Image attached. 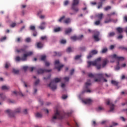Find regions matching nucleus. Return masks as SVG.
<instances>
[{"label": "nucleus", "instance_id": "6ab92c4d", "mask_svg": "<svg viewBox=\"0 0 127 127\" xmlns=\"http://www.w3.org/2000/svg\"><path fill=\"white\" fill-rule=\"evenodd\" d=\"M82 102H83L84 104H91V103H92V100L88 99L85 100H82Z\"/></svg>", "mask_w": 127, "mask_h": 127}, {"label": "nucleus", "instance_id": "9d476101", "mask_svg": "<svg viewBox=\"0 0 127 127\" xmlns=\"http://www.w3.org/2000/svg\"><path fill=\"white\" fill-rule=\"evenodd\" d=\"M107 105H110V110L109 111V112H113L114 110H115V105L110 103V100H107L106 101Z\"/></svg>", "mask_w": 127, "mask_h": 127}, {"label": "nucleus", "instance_id": "58836bf2", "mask_svg": "<svg viewBox=\"0 0 127 127\" xmlns=\"http://www.w3.org/2000/svg\"><path fill=\"white\" fill-rule=\"evenodd\" d=\"M119 49H121L122 50H126V51L127 52V47L121 46V47H119Z\"/></svg>", "mask_w": 127, "mask_h": 127}, {"label": "nucleus", "instance_id": "ddd939ff", "mask_svg": "<svg viewBox=\"0 0 127 127\" xmlns=\"http://www.w3.org/2000/svg\"><path fill=\"white\" fill-rule=\"evenodd\" d=\"M117 20H115L114 19L109 18V19L107 18L105 19L104 22L105 23H109V22H117Z\"/></svg>", "mask_w": 127, "mask_h": 127}, {"label": "nucleus", "instance_id": "5fc2aeb1", "mask_svg": "<svg viewBox=\"0 0 127 127\" xmlns=\"http://www.w3.org/2000/svg\"><path fill=\"white\" fill-rule=\"evenodd\" d=\"M82 56L81 55H77L76 56H75V60H78V59H79V58H81Z\"/></svg>", "mask_w": 127, "mask_h": 127}, {"label": "nucleus", "instance_id": "b1692460", "mask_svg": "<svg viewBox=\"0 0 127 127\" xmlns=\"http://www.w3.org/2000/svg\"><path fill=\"white\" fill-rule=\"evenodd\" d=\"M103 13H100V14H98L96 15V17H97V18H98V19L99 20H102V19H103Z\"/></svg>", "mask_w": 127, "mask_h": 127}, {"label": "nucleus", "instance_id": "3c124183", "mask_svg": "<svg viewBox=\"0 0 127 127\" xmlns=\"http://www.w3.org/2000/svg\"><path fill=\"white\" fill-rule=\"evenodd\" d=\"M25 41H26V42L29 43V42H30V41H31V39L30 38H27L25 39Z\"/></svg>", "mask_w": 127, "mask_h": 127}, {"label": "nucleus", "instance_id": "c756f323", "mask_svg": "<svg viewBox=\"0 0 127 127\" xmlns=\"http://www.w3.org/2000/svg\"><path fill=\"white\" fill-rule=\"evenodd\" d=\"M54 56H61V55H62V53L61 52H55L54 53Z\"/></svg>", "mask_w": 127, "mask_h": 127}, {"label": "nucleus", "instance_id": "dca6fc26", "mask_svg": "<svg viewBox=\"0 0 127 127\" xmlns=\"http://www.w3.org/2000/svg\"><path fill=\"white\" fill-rule=\"evenodd\" d=\"M37 48L41 49L43 47V44L41 42L37 43Z\"/></svg>", "mask_w": 127, "mask_h": 127}, {"label": "nucleus", "instance_id": "09e8293b", "mask_svg": "<svg viewBox=\"0 0 127 127\" xmlns=\"http://www.w3.org/2000/svg\"><path fill=\"white\" fill-rule=\"evenodd\" d=\"M108 51V49L107 48H104L102 50L101 53H106Z\"/></svg>", "mask_w": 127, "mask_h": 127}, {"label": "nucleus", "instance_id": "5701e85b", "mask_svg": "<svg viewBox=\"0 0 127 127\" xmlns=\"http://www.w3.org/2000/svg\"><path fill=\"white\" fill-rule=\"evenodd\" d=\"M13 94H14V95H16V96H22V97H23V94L21 92H16V91H13Z\"/></svg>", "mask_w": 127, "mask_h": 127}, {"label": "nucleus", "instance_id": "ea45409f", "mask_svg": "<svg viewBox=\"0 0 127 127\" xmlns=\"http://www.w3.org/2000/svg\"><path fill=\"white\" fill-rule=\"evenodd\" d=\"M9 66H10V64H9V63L6 62L5 64V68L6 69H7V68H8V67H9Z\"/></svg>", "mask_w": 127, "mask_h": 127}, {"label": "nucleus", "instance_id": "393cba45", "mask_svg": "<svg viewBox=\"0 0 127 127\" xmlns=\"http://www.w3.org/2000/svg\"><path fill=\"white\" fill-rule=\"evenodd\" d=\"M15 61H16L17 62H19V61H20L21 60L22 61H23L22 60V57L21 58L19 56H17L16 57L15 59Z\"/></svg>", "mask_w": 127, "mask_h": 127}, {"label": "nucleus", "instance_id": "680f3d73", "mask_svg": "<svg viewBox=\"0 0 127 127\" xmlns=\"http://www.w3.org/2000/svg\"><path fill=\"white\" fill-rule=\"evenodd\" d=\"M41 40H44L45 39H47V37L46 36H42L41 37Z\"/></svg>", "mask_w": 127, "mask_h": 127}, {"label": "nucleus", "instance_id": "13d9d810", "mask_svg": "<svg viewBox=\"0 0 127 127\" xmlns=\"http://www.w3.org/2000/svg\"><path fill=\"white\" fill-rule=\"evenodd\" d=\"M124 36H123V35H120L119 36H118L117 37V39H122V38H123Z\"/></svg>", "mask_w": 127, "mask_h": 127}, {"label": "nucleus", "instance_id": "6e6552de", "mask_svg": "<svg viewBox=\"0 0 127 127\" xmlns=\"http://www.w3.org/2000/svg\"><path fill=\"white\" fill-rule=\"evenodd\" d=\"M96 54H98V51L96 50H93L91 51L89 54V55L87 56V59H91L93 57V55H96Z\"/></svg>", "mask_w": 127, "mask_h": 127}, {"label": "nucleus", "instance_id": "49530a36", "mask_svg": "<svg viewBox=\"0 0 127 127\" xmlns=\"http://www.w3.org/2000/svg\"><path fill=\"white\" fill-rule=\"evenodd\" d=\"M39 82H40V81L39 80V79H37L34 83V85L35 86H37V85H38V84H39Z\"/></svg>", "mask_w": 127, "mask_h": 127}, {"label": "nucleus", "instance_id": "338daca9", "mask_svg": "<svg viewBox=\"0 0 127 127\" xmlns=\"http://www.w3.org/2000/svg\"><path fill=\"white\" fill-rule=\"evenodd\" d=\"M16 25V23H12L11 25L10 26L11 27H14Z\"/></svg>", "mask_w": 127, "mask_h": 127}, {"label": "nucleus", "instance_id": "423d86ee", "mask_svg": "<svg viewBox=\"0 0 127 127\" xmlns=\"http://www.w3.org/2000/svg\"><path fill=\"white\" fill-rule=\"evenodd\" d=\"M97 76L99 77L100 79H103L104 78L103 73H97L95 74H93L92 73H89L88 77L90 78H95V77Z\"/></svg>", "mask_w": 127, "mask_h": 127}, {"label": "nucleus", "instance_id": "e2e57ef3", "mask_svg": "<svg viewBox=\"0 0 127 127\" xmlns=\"http://www.w3.org/2000/svg\"><path fill=\"white\" fill-rule=\"evenodd\" d=\"M61 43L62 44H65V43H66V40H62L61 41Z\"/></svg>", "mask_w": 127, "mask_h": 127}, {"label": "nucleus", "instance_id": "8fccbe9b", "mask_svg": "<svg viewBox=\"0 0 127 127\" xmlns=\"http://www.w3.org/2000/svg\"><path fill=\"white\" fill-rule=\"evenodd\" d=\"M112 8V7H111V6H108L106 7L105 8H104L105 10H109V9H111Z\"/></svg>", "mask_w": 127, "mask_h": 127}, {"label": "nucleus", "instance_id": "69168bd1", "mask_svg": "<svg viewBox=\"0 0 127 127\" xmlns=\"http://www.w3.org/2000/svg\"><path fill=\"white\" fill-rule=\"evenodd\" d=\"M45 65L48 67V66H50V63L48 62H45Z\"/></svg>", "mask_w": 127, "mask_h": 127}, {"label": "nucleus", "instance_id": "f03ea898", "mask_svg": "<svg viewBox=\"0 0 127 127\" xmlns=\"http://www.w3.org/2000/svg\"><path fill=\"white\" fill-rule=\"evenodd\" d=\"M60 81H61V78H55L50 83V84H49V87L51 88V89L53 91H54V90H56V89H57V84H56V83H59Z\"/></svg>", "mask_w": 127, "mask_h": 127}, {"label": "nucleus", "instance_id": "de8ad7c7", "mask_svg": "<svg viewBox=\"0 0 127 127\" xmlns=\"http://www.w3.org/2000/svg\"><path fill=\"white\" fill-rule=\"evenodd\" d=\"M60 64V62L59 61V60L55 61V66H56V65H59Z\"/></svg>", "mask_w": 127, "mask_h": 127}, {"label": "nucleus", "instance_id": "f8f14e48", "mask_svg": "<svg viewBox=\"0 0 127 127\" xmlns=\"http://www.w3.org/2000/svg\"><path fill=\"white\" fill-rule=\"evenodd\" d=\"M99 35H100V32L97 31L95 33V35L93 36V38L95 40V41H100V38H99Z\"/></svg>", "mask_w": 127, "mask_h": 127}, {"label": "nucleus", "instance_id": "f3484780", "mask_svg": "<svg viewBox=\"0 0 127 127\" xmlns=\"http://www.w3.org/2000/svg\"><path fill=\"white\" fill-rule=\"evenodd\" d=\"M119 82L117 81L112 80H111V84L112 85H114V86H116L117 87H118Z\"/></svg>", "mask_w": 127, "mask_h": 127}, {"label": "nucleus", "instance_id": "7ed1b4c3", "mask_svg": "<svg viewBox=\"0 0 127 127\" xmlns=\"http://www.w3.org/2000/svg\"><path fill=\"white\" fill-rule=\"evenodd\" d=\"M64 116H65V113H61V112H59L58 110H57L55 115L53 117V120H56V119L62 120V119L64 118Z\"/></svg>", "mask_w": 127, "mask_h": 127}, {"label": "nucleus", "instance_id": "9b49d317", "mask_svg": "<svg viewBox=\"0 0 127 127\" xmlns=\"http://www.w3.org/2000/svg\"><path fill=\"white\" fill-rule=\"evenodd\" d=\"M32 54H33V53L32 52H29L27 53L26 54H24L23 55V56L22 57V60L23 61H26V58H27V57L31 56V55H32Z\"/></svg>", "mask_w": 127, "mask_h": 127}, {"label": "nucleus", "instance_id": "f257e3e1", "mask_svg": "<svg viewBox=\"0 0 127 127\" xmlns=\"http://www.w3.org/2000/svg\"><path fill=\"white\" fill-rule=\"evenodd\" d=\"M101 58H98L96 60H95L94 61L87 62L88 68H90V67H91V66H92H92H96L97 69H98V70H100V69L101 68Z\"/></svg>", "mask_w": 127, "mask_h": 127}, {"label": "nucleus", "instance_id": "a211bd4d", "mask_svg": "<svg viewBox=\"0 0 127 127\" xmlns=\"http://www.w3.org/2000/svg\"><path fill=\"white\" fill-rule=\"evenodd\" d=\"M64 22L65 24H69L71 22V19L70 18H67L64 21Z\"/></svg>", "mask_w": 127, "mask_h": 127}, {"label": "nucleus", "instance_id": "39448f33", "mask_svg": "<svg viewBox=\"0 0 127 127\" xmlns=\"http://www.w3.org/2000/svg\"><path fill=\"white\" fill-rule=\"evenodd\" d=\"M79 0H73L72 3L71 4V9L75 12H78V11H79V8L77 7V5L79 4Z\"/></svg>", "mask_w": 127, "mask_h": 127}, {"label": "nucleus", "instance_id": "bb28decb", "mask_svg": "<svg viewBox=\"0 0 127 127\" xmlns=\"http://www.w3.org/2000/svg\"><path fill=\"white\" fill-rule=\"evenodd\" d=\"M116 30L117 31H118L119 33H122L123 31V28H121V27L117 28Z\"/></svg>", "mask_w": 127, "mask_h": 127}, {"label": "nucleus", "instance_id": "37998d69", "mask_svg": "<svg viewBox=\"0 0 127 127\" xmlns=\"http://www.w3.org/2000/svg\"><path fill=\"white\" fill-rule=\"evenodd\" d=\"M104 108H103L102 107L99 106L96 109V111L97 112H100V111H102V110H103Z\"/></svg>", "mask_w": 127, "mask_h": 127}, {"label": "nucleus", "instance_id": "864d4df0", "mask_svg": "<svg viewBox=\"0 0 127 127\" xmlns=\"http://www.w3.org/2000/svg\"><path fill=\"white\" fill-rule=\"evenodd\" d=\"M30 30H35V26L32 25L30 26Z\"/></svg>", "mask_w": 127, "mask_h": 127}, {"label": "nucleus", "instance_id": "0eeeda50", "mask_svg": "<svg viewBox=\"0 0 127 127\" xmlns=\"http://www.w3.org/2000/svg\"><path fill=\"white\" fill-rule=\"evenodd\" d=\"M113 58H115L118 60V65H120V62L119 61H124L125 60V58L123 57H119L116 54H114L112 56Z\"/></svg>", "mask_w": 127, "mask_h": 127}, {"label": "nucleus", "instance_id": "2f4dec72", "mask_svg": "<svg viewBox=\"0 0 127 127\" xmlns=\"http://www.w3.org/2000/svg\"><path fill=\"white\" fill-rule=\"evenodd\" d=\"M71 40H73V41H76V40H78V38L76 36H73L70 37Z\"/></svg>", "mask_w": 127, "mask_h": 127}, {"label": "nucleus", "instance_id": "0e129e2a", "mask_svg": "<svg viewBox=\"0 0 127 127\" xmlns=\"http://www.w3.org/2000/svg\"><path fill=\"white\" fill-rule=\"evenodd\" d=\"M67 98H68V96L67 95H64L62 96V99L63 100H65V99H67Z\"/></svg>", "mask_w": 127, "mask_h": 127}, {"label": "nucleus", "instance_id": "1a4fd4ad", "mask_svg": "<svg viewBox=\"0 0 127 127\" xmlns=\"http://www.w3.org/2000/svg\"><path fill=\"white\" fill-rule=\"evenodd\" d=\"M52 70L51 69H43L42 68H40L37 70V73L38 74H43L44 72L46 73H49V72H51Z\"/></svg>", "mask_w": 127, "mask_h": 127}, {"label": "nucleus", "instance_id": "7c9ffc66", "mask_svg": "<svg viewBox=\"0 0 127 127\" xmlns=\"http://www.w3.org/2000/svg\"><path fill=\"white\" fill-rule=\"evenodd\" d=\"M66 51L67 52V53H70L71 52H73V50L70 47H68L66 49Z\"/></svg>", "mask_w": 127, "mask_h": 127}, {"label": "nucleus", "instance_id": "412c9836", "mask_svg": "<svg viewBox=\"0 0 127 127\" xmlns=\"http://www.w3.org/2000/svg\"><path fill=\"white\" fill-rule=\"evenodd\" d=\"M108 63H109V61L107 59H104L103 62L102 67H105V66H106Z\"/></svg>", "mask_w": 127, "mask_h": 127}, {"label": "nucleus", "instance_id": "473e14b6", "mask_svg": "<svg viewBox=\"0 0 127 127\" xmlns=\"http://www.w3.org/2000/svg\"><path fill=\"white\" fill-rule=\"evenodd\" d=\"M89 82H86V83H85V88H86V89H88V86H90L91 85V80H89Z\"/></svg>", "mask_w": 127, "mask_h": 127}, {"label": "nucleus", "instance_id": "4d7b16f0", "mask_svg": "<svg viewBox=\"0 0 127 127\" xmlns=\"http://www.w3.org/2000/svg\"><path fill=\"white\" fill-rule=\"evenodd\" d=\"M64 81H65V82H68L69 81V77H65L64 78Z\"/></svg>", "mask_w": 127, "mask_h": 127}, {"label": "nucleus", "instance_id": "c03bdc74", "mask_svg": "<svg viewBox=\"0 0 127 127\" xmlns=\"http://www.w3.org/2000/svg\"><path fill=\"white\" fill-rule=\"evenodd\" d=\"M5 39H6V37L4 36V37H2L0 39V41L1 42H2V41H4V40H5Z\"/></svg>", "mask_w": 127, "mask_h": 127}, {"label": "nucleus", "instance_id": "6e6d98bb", "mask_svg": "<svg viewBox=\"0 0 127 127\" xmlns=\"http://www.w3.org/2000/svg\"><path fill=\"white\" fill-rule=\"evenodd\" d=\"M29 70H30V71H31V72H32V71H33V70H34V69H35V67H29Z\"/></svg>", "mask_w": 127, "mask_h": 127}, {"label": "nucleus", "instance_id": "603ef678", "mask_svg": "<svg viewBox=\"0 0 127 127\" xmlns=\"http://www.w3.org/2000/svg\"><path fill=\"white\" fill-rule=\"evenodd\" d=\"M23 69L24 71H26V70H27V69H29V67L27 66H23Z\"/></svg>", "mask_w": 127, "mask_h": 127}, {"label": "nucleus", "instance_id": "052dcab7", "mask_svg": "<svg viewBox=\"0 0 127 127\" xmlns=\"http://www.w3.org/2000/svg\"><path fill=\"white\" fill-rule=\"evenodd\" d=\"M74 72H75V69H72L70 70V75H72L74 74Z\"/></svg>", "mask_w": 127, "mask_h": 127}, {"label": "nucleus", "instance_id": "4be33fe9", "mask_svg": "<svg viewBox=\"0 0 127 127\" xmlns=\"http://www.w3.org/2000/svg\"><path fill=\"white\" fill-rule=\"evenodd\" d=\"M116 35V33L114 32H111L108 33V35L107 36L108 37H114Z\"/></svg>", "mask_w": 127, "mask_h": 127}, {"label": "nucleus", "instance_id": "e433bc0d", "mask_svg": "<svg viewBox=\"0 0 127 127\" xmlns=\"http://www.w3.org/2000/svg\"><path fill=\"white\" fill-rule=\"evenodd\" d=\"M84 38V35H81L77 37V40H82Z\"/></svg>", "mask_w": 127, "mask_h": 127}, {"label": "nucleus", "instance_id": "79ce46f5", "mask_svg": "<svg viewBox=\"0 0 127 127\" xmlns=\"http://www.w3.org/2000/svg\"><path fill=\"white\" fill-rule=\"evenodd\" d=\"M101 23V20H98L95 22V25H99Z\"/></svg>", "mask_w": 127, "mask_h": 127}, {"label": "nucleus", "instance_id": "c85d7f7f", "mask_svg": "<svg viewBox=\"0 0 127 127\" xmlns=\"http://www.w3.org/2000/svg\"><path fill=\"white\" fill-rule=\"evenodd\" d=\"M0 97L3 101H4V100L6 99V97H5V95H4L3 94H0Z\"/></svg>", "mask_w": 127, "mask_h": 127}, {"label": "nucleus", "instance_id": "4468645a", "mask_svg": "<svg viewBox=\"0 0 127 127\" xmlns=\"http://www.w3.org/2000/svg\"><path fill=\"white\" fill-rule=\"evenodd\" d=\"M46 25V22L45 21L42 22L40 24V25L39 26V28L43 30V29H45V26Z\"/></svg>", "mask_w": 127, "mask_h": 127}, {"label": "nucleus", "instance_id": "72a5a7b5", "mask_svg": "<svg viewBox=\"0 0 127 127\" xmlns=\"http://www.w3.org/2000/svg\"><path fill=\"white\" fill-rule=\"evenodd\" d=\"M65 19V16H62L59 19V22H62V21H63V20H64V19Z\"/></svg>", "mask_w": 127, "mask_h": 127}, {"label": "nucleus", "instance_id": "a19ab883", "mask_svg": "<svg viewBox=\"0 0 127 127\" xmlns=\"http://www.w3.org/2000/svg\"><path fill=\"white\" fill-rule=\"evenodd\" d=\"M68 4H69V0H65V1H64V5L66 6V5H68Z\"/></svg>", "mask_w": 127, "mask_h": 127}, {"label": "nucleus", "instance_id": "4c0bfd02", "mask_svg": "<svg viewBox=\"0 0 127 127\" xmlns=\"http://www.w3.org/2000/svg\"><path fill=\"white\" fill-rule=\"evenodd\" d=\"M36 117L37 118H42V114H41V113H37L36 114Z\"/></svg>", "mask_w": 127, "mask_h": 127}, {"label": "nucleus", "instance_id": "cd10ccee", "mask_svg": "<svg viewBox=\"0 0 127 127\" xmlns=\"http://www.w3.org/2000/svg\"><path fill=\"white\" fill-rule=\"evenodd\" d=\"M9 86L6 85H3L1 87L2 90H9Z\"/></svg>", "mask_w": 127, "mask_h": 127}, {"label": "nucleus", "instance_id": "a18cd8bd", "mask_svg": "<svg viewBox=\"0 0 127 127\" xmlns=\"http://www.w3.org/2000/svg\"><path fill=\"white\" fill-rule=\"evenodd\" d=\"M46 59V56H42L41 58V60L42 61H44Z\"/></svg>", "mask_w": 127, "mask_h": 127}, {"label": "nucleus", "instance_id": "20e7f679", "mask_svg": "<svg viewBox=\"0 0 127 127\" xmlns=\"http://www.w3.org/2000/svg\"><path fill=\"white\" fill-rule=\"evenodd\" d=\"M5 113L8 114L10 118H14L15 114H17L20 112V108H17L15 110V111H12L9 109L6 110Z\"/></svg>", "mask_w": 127, "mask_h": 127}, {"label": "nucleus", "instance_id": "c9c22d12", "mask_svg": "<svg viewBox=\"0 0 127 127\" xmlns=\"http://www.w3.org/2000/svg\"><path fill=\"white\" fill-rule=\"evenodd\" d=\"M12 72L14 73V74H18L19 73V70L15 69H13Z\"/></svg>", "mask_w": 127, "mask_h": 127}, {"label": "nucleus", "instance_id": "a878e982", "mask_svg": "<svg viewBox=\"0 0 127 127\" xmlns=\"http://www.w3.org/2000/svg\"><path fill=\"white\" fill-rule=\"evenodd\" d=\"M63 67H64V65L63 64H62V65H59L58 66H55V68L56 69H57V70L58 71H60V70H61V68H63Z\"/></svg>", "mask_w": 127, "mask_h": 127}, {"label": "nucleus", "instance_id": "bf43d9fd", "mask_svg": "<svg viewBox=\"0 0 127 127\" xmlns=\"http://www.w3.org/2000/svg\"><path fill=\"white\" fill-rule=\"evenodd\" d=\"M60 30H61V28L59 27L55 29L54 31L55 32H58Z\"/></svg>", "mask_w": 127, "mask_h": 127}, {"label": "nucleus", "instance_id": "2eb2a0df", "mask_svg": "<svg viewBox=\"0 0 127 127\" xmlns=\"http://www.w3.org/2000/svg\"><path fill=\"white\" fill-rule=\"evenodd\" d=\"M15 52H17V53H24V52H25V49L23 48L19 50L16 49Z\"/></svg>", "mask_w": 127, "mask_h": 127}, {"label": "nucleus", "instance_id": "aec40b11", "mask_svg": "<svg viewBox=\"0 0 127 127\" xmlns=\"http://www.w3.org/2000/svg\"><path fill=\"white\" fill-rule=\"evenodd\" d=\"M64 32L65 34H69V33H71V32H72V28H69L65 29Z\"/></svg>", "mask_w": 127, "mask_h": 127}, {"label": "nucleus", "instance_id": "774afa93", "mask_svg": "<svg viewBox=\"0 0 127 127\" xmlns=\"http://www.w3.org/2000/svg\"><path fill=\"white\" fill-rule=\"evenodd\" d=\"M95 82H101V79L99 78V79H95L94 80Z\"/></svg>", "mask_w": 127, "mask_h": 127}, {"label": "nucleus", "instance_id": "f704fd0d", "mask_svg": "<svg viewBox=\"0 0 127 127\" xmlns=\"http://www.w3.org/2000/svg\"><path fill=\"white\" fill-rule=\"evenodd\" d=\"M103 6V2H99L98 3V5L97 6V8H98L99 9H100V8H101V7H102Z\"/></svg>", "mask_w": 127, "mask_h": 127}]
</instances>
